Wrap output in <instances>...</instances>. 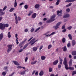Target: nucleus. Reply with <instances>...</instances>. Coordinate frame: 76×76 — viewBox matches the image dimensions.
<instances>
[{"label":"nucleus","instance_id":"1","mask_svg":"<svg viewBox=\"0 0 76 76\" xmlns=\"http://www.w3.org/2000/svg\"><path fill=\"white\" fill-rule=\"evenodd\" d=\"M63 64L65 65V68L66 70H74V69L73 67H68V65L67 64V59L66 58H65L63 62Z\"/></svg>","mask_w":76,"mask_h":76},{"label":"nucleus","instance_id":"2","mask_svg":"<svg viewBox=\"0 0 76 76\" xmlns=\"http://www.w3.org/2000/svg\"><path fill=\"white\" fill-rule=\"evenodd\" d=\"M9 25L8 24H3L1 23H0V29L1 30H4L5 29V28H7L9 27Z\"/></svg>","mask_w":76,"mask_h":76},{"label":"nucleus","instance_id":"3","mask_svg":"<svg viewBox=\"0 0 76 76\" xmlns=\"http://www.w3.org/2000/svg\"><path fill=\"white\" fill-rule=\"evenodd\" d=\"M35 38H34L29 43V44H31V45L32 46L33 44H34V43H35L37 41H38V39H37L36 40H35Z\"/></svg>","mask_w":76,"mask_h":76},{"label":"nucleus","instance_id":"4","mask_svg":"<svg viewBox=\"0 0 76 76\" xmlns=\"http://www.w3.org/2000/svg\"><path fill=\"white\" fill-rule=\"evenodd\" d=\"M61 22H58V23H57L56 26H53V28L54 29H57L58 28H59V27H58V26H60V25H61Z\"/></svg>","mask_w":76,"mask_h":76},{"label":"nucleus","instance_id":"5","mask_svg":"<svg viewBox=\"0 0 76 76\" xmlns=\"http://www.w3.org/2000/svg\"><path fill=\"white\" fill-rule=\"evenodd\" d=\"M55 18H56V15H53L51 17L50 19L53 22V21H54L55 20V19H54Z\"/></svg>","mask_w":76,"mask_h":76},{"label":"nucleus","instance_id":"6","mask_svg":"<svg viewBox=\"0 0 76 76\" xmlns=\"http://www.w3.org/2000/svg\"><path fill=\"white\" fill-rule=\"evenodd\" d=\"M0 15L1 16H3V15L5 14V12H3V10H2L1 9H0Z\"/></svg>","mask_w":76,"mask_h":76},{"label":"nucleus","instance_id":"7","mask_svg":"<svg viewBox=\"0 0 76 76\" xmlns=\"http://www.w3.org/2000/svg\"><path fill=\"white\" fill-rule=\"evenodd\" d=\"M36 16H37V13H33L32 16H31V18L32 19H35V18H36Z\"/></svg>","mask_w":76,"mask_h":76},{"label":"nucleus","instance_id":"8","mask_svg":"<svg viewBox=\"0 0 76 76\" xmlns=\"http://www.w3.org/2000/svg\"><path fill=\"white\" fill-rule=\"evenodd\" d=\"M12 62L14 63L15 65H16V66H19L20 65L19 63L16 61H13Z\"/></svg>","mask_w":76,"mask_h":76},{"label":"nucleus","instance_id":"9","mask_svg":"<svg viewBox=\"0 0 76 76\" xmlns=\"http://www.w3.org/2000/svg\"><path fill=\"white\" fill-rule=\"evenodd\" d=\"M58 63V60H57L54 61L53 62V65H57V63Z\"/></svg>","mask_w":76,"mask_h":76},{"label":"nucleus","instance_id":"10","mask_svg":"<svg viewBox=\"0 0 76 76\" xmlns=\"http://www.w3.org/2000/svg\"><path fill=\"white\" fill-rule=\"evenodd\" d=\"M70 17V15L69 14H67L64 15L63 17L64 18H68Z\"/></svg>","mask_w":76,"mask_h":76},{"label":"nucleus","instance_id":"11","mask_svg":"<svg viewBox=\"0 0 76 76\" xmlns=\"http://www.w3.org/2000/svg\"><path fill=\"white\" fill-rule=\"evenodd\" d=\"M26 72V70L23 71V72H21L19 74H20V75H25V74Z\"/></svg>","mask_w":76,"mask_h":76},{"label":"nucleus","instance_id":"12","mask_svg":"<svg viewBox=\"0 0 76 76\" xmlns=\"http://www.w3.org/2000/svg\"><path fill=\"white\" fill-rule=\"evenodd\" d=\"M72 65V59H70L69 62V67H71Z\"/></svg>","mask_w":76,"mask_h":76},{"label":"nucleus","instance_id":"13","mask_svg":"<svg viewBox=\"0 0 76 76\" xmlns=\"http://www.w3.org/2000/svg\"><path fill=\"white\" fill-rule=\"evenodd\" d=\"M3 34L1 33L0 34V41H1L3 38Z\"/></svg>","mask_w":76,"mask_h":76},{"label":"nucleus","instance_id":"14","mask_svg":"<svg viewBox=\"0 0 76 76\" xmlns=\"http://www.w3.org/2000/svg\"><path fill=\"white\" fill-rule=\"evenodd\" d=\"M39 6H40L39 4H37L35 5L34 7L35 9H37V8L39 7Z\"/></svg>","mask_w":76,"mask_h":76},{"label":"nucleus","instance_id":"15","mask_svg":"<svg viewBox=\"0 0 76 76\" xmlns=\"http://www.w3.org/2000/svg\"><path fill=\"white\" fill-rule=\"evenodd\" d=\"M17 5H18V4H17V2H16V0H15V2L14 4V7H17Z\"/></svg>","mask_w":76,"mask_h":76},{"label":"nucleus","instance_id":"16","mask_svg":"<svg viewBox=\"0 0 76 76\" xmlns=\"http://www.w3.org/2000/svg\"><path fill=\"white\" fill-rule=\"evenodd\" d=\"M4 70H5L6 72H8V67L7 66L4 67Z\"/></svg>","mask_w":76,"mask_h":76},{"label":"nucleus","instance_id":"17","mask_svg":"<svg viewBox=\"0 0 76 76\" xmlns=\"http://www.w3.org/2000/svg\"><path fill=\"white\" fill-rule=\"evenodd\" d=\"M59 58L60 64H62V63L63 62V59H61V58L60 57H59Z\"/></svg>","mask_w":76,"mask_h":76},{"label":"nucleus","instance_id":"18","mask_svg":"<svg viewBox=\"0 0 76 76\" xmlns=\"http://www.w3.org/2000/svg\"><path fill=\"white\" fill-rule=\"evenodd\" d=\"M44 75V72L42 70L40 71L39 73V76H42Z\"/></svg>","mask_w":76,"mask_h":76},{"label":"nucleus","instance_id":"19","mask_svg":"<svg viewBox=\"0 0 76 76\" xmlns=\"http://www.w3.org/2000/svg\"><path fill=\"white\" fill-rule=\"evenodd\" d=\"M33 51H36L37 50H38V48L37 47H34L32 48Z\"/></svg>","mask_w":76,"mask_h":76},{"label":"nucleus","instance_id":"20","mask_svg":"<svg viewBox=\"0 0 76 76\" xmlns=\"http://www.w3.org/2000/svg\"><path fill=\"white\" fill-rule=\"evenodd\" d=\"M76 44V42L75 40H73L72 42V45L73 46H74Z\"/></svg>","mask_w":76,"mask_h":76},{"label":"nucleus","instance_id":"21","mask_svg":"<svg viewBox=\"0 0 76 76\" xmlns=\"http://www.w3.org/2000/svg\"><path fill=\"white\" fill-rule=\"evenodd\" d=\"M7 36L8 38H10V37H11V35L10 34V32H9L8 33Z\"/></svg>","mask_w":76,"mask_h":76},{"label":"nucleus","instance_id":"22","mask_svg":"<svg viewBox=\"0 0 76 76\" xmlns=\"http://www.w3.org/2000/svg\"><path fill=\"white\" fill-rule=\"evenodd\" d=\"M68 37L70 39H71V40L72 39V36L70 34H68Z\"/></svg>","mask_w":76,"mask_h":76},{"label":"nucleus","instance_id":"23","mask_svg":"<svg viewBox=\"0 0 76 76\" xmlns=\"http://www.w3.org/2000/svg\"><path fill=\"white\" fill-rule=\"evenodd\" d=\"M32 13H33V11H30L29 12V13L28 14V16H31Z\"/></svg>","mask_w":76,"mask_h":76},{"label":"nucleus","instance_id":"24","mask_svg":"<svg viewBox=\"0 0 76 76\" xmlns=\"http://www.w3.org/2000/svg\"><path fill=\"white\" fill-rule=\"evenodd\" d=\"M72 56H75L76 55V51H74L72 52Z\"/></svg>","mask_w":76,"mask_h":76},{"label":"nucleus","instance_id":"25","mask_svg":"<svg viewBox=\"0 0 76 76\" xmlns=\"http://www.w3.org/2000/svg\"><path fill=\"white\" fill-rule=\"evenodd\" d=\"M46 58L45 56H42L41 57V59L42 60H44Z\"/></svg>","mask_w":76,"mask_h":76},{"label":"nucleus","instance_id":"26","mask_svg":"<svg viewBox=\"0 0 76 76\" xmlns=\"http://www.w3.org/2000/svg\"><path fill=\"white\" fill-rule=\"evenodd\" d=\"M17 68L18 69H25V67H23V66H17Z\"/></svg>","mask_w":76,"mask_h":76},{"label":"nucleus","instance_id":"27","mask_svg":"<svg viewBox=\"0 0 76 76\" xmlns=\"http://www.w3.org/2000/svg\"><path fill=\"white\" fill-rule=\"evenodd\" d=\"M70 2H73L72 0H67L65 1V3H70Z\"/></svg>","mask_w":76,"mask_h":76},{"label":"nucleus","instance_id":"28","mask_svg":"<svg viewBox=\"0 0 76 76\" xmlns=\"http://www.w3.org/2000/svg\"><path fill=\"white\" fill-rule=\"evenodd\" d=\"M63 48H64L63 49V51H64L65 52H66L67 51V48L66 46H65L64 47H63Z\"/></svg>","mask_w":76,"mask_h":76},{"label":"nucleus","instance_id":"29","mask_svg":"<svg viewBox=\"0 0 76 76\" xmlns=\"http://www.w3.org/2000/svg\"><path fill=\"white\" fill-rule=\"evenodd\" d=\"M53 22V21L51 19H49L47 20L46 21V23H50V22Z\"/></svg>","mask_w":76,"mask_h":76},{"label":"nucleus","instance_id":"30","mask_svg":"<svg viewBox=\"0 0 76 76\" xmlns=\"http://www.w3.org/2000/svg\"><path fill=\"white\" fill-rule=\"evenodd\" d=\"M62 13V10H61L60 11L59 10H58L57 11V15H58L60 13Z\"/></svg>","mask_w":76,"mask_h":76},{"label":"nucleus","instance_id":"31","mask_svg":"<svg viewBox=\"0 0 76 76\" xmlns=\"http://www.w3.org/2000/svg\"><path fill=\"white\" fill-rule=\"evenodd\" d=\"M12 46H13V45H7V47L8 48H12Z\"/></svg>","mask_w":76,"mask_h":76},{"label":"nucleus","instance_id":"32","mask_svg":"<svg viewBox=\"0 0 76 76\" xmlns=\"http://www.w3.org/2000/svg\"><path fill=\"white\" fill-rule=\"evenodd\" d=\"M25 43V42L24 41H22L20 43V44L19 45V46L20 47V46H21L23 44Z\"/></svg>","mask_w":76,"mask_h":76},{"label":"nucleus","instance_id":"33","mask_svg":"<svg viewBox=\"0 0 76 76\" xmlns=\"http://www.w3.org/2000/svg\"><path fill=\"white\" fill-rule=\"evenodd\" d=\"M15 10V8H11L9 10L10 12H12L13 10Z\"/></svg>","mask_w":76,"mask_h":76},{"label":"nucleus","instance_id":"34","mask_svg":"<svg viewBox=\"0 0 76 76\" xmlns=\"http://www.w3.org/2000/svg\"><path fill=\"white\" fill-rule=\"evenodd\" d=\"M62 41L63 43H64L66 42V39L65 38H63L62 39Z\"/></svg>","mask_w":76,"mask_h":76},{"label":"nucleus","instance_id":"35","mask_svg":"<svg viewBox=\"0 0 76 76\" xmlns=\"http://www.w3.org/2000/svg\"><path fill=\"white\" fill-rule=\"evenodd\" d=\"M37 61H34L31 62V64L32 65L35 64V63H37Z\"/></svg>","mask_w":76,"mask_h":76},{"label":"nucleus","instance_id":"36","mask_svg":"<svg viewBox=\"0 0 76 76\" xmlns=\"http://www.w3.org/2000/svg\"><path fill=\"white\" fill-rule=\"evenodd\" d=\"M53 70V69L51 67L49 68V72H51Z\"/></svg>","mask_w":76,"mask_h":76},{"label":"nucleus","instance_id":"37","mask_svg":"<svg viewBox=\"0 0 76 76\" xmlns=\"http://www.w3.org/2000/svg\"><path fill=\"white\" fill-rule=\"evenodd\" d=\"M12 49V48H9L7 50V53H9V52H10V51Z\"/></svg>","mask_w":76,"mask_h":76},{"label":"nucleus","instance_id":"38","mask_svg":"<svg viewBox=\"0 0 76 76\" xmlns=\"http://www.w3.org/2000/svg\"><path fill=\"white\" fill-rule=\"evenodd\" d=\"M60 0H57V2L56 3V4L57 6L59 4V2H60Z\"/></svg>","mask_w":76,"mask_h":76},{"label":"nucleus","instance_id":"39","mask_svg":"<svg viewBox=\"0 0 76 76\" xmlns=\"http://www.w3.org/2000/svg\"><path fill=\"white\" fill-rule=\"evenodd\" d=\"M72 3H70L69 4L67 5L66 6V7H69V6H71V5H72Z\"/></svg>","mask_w":76,"mask_h":76},{"label":"nucleus","instance_id":"40","mask_svg":"<svg viewBox=\"0 0 76 76\" xmlns=\"http://www.w3.org/2000/svg\"><path fill=\"white\" fill-rule=\"evenodd\" d=\"M28 44H27L25 46H24V47L23 48V49H25V48H26V47H27L28 45Z\"/></svg>","mask_w":76,"mask_h":76},{"label":"nucleus","instance_id":"41","mask_svg":"<svg viewBox=\"0 0 76 76\" xmlns=\"http://www.w3.org/2000/svg\"><path fill=\"white\" fill-rule=\"evenodd\" d=\"M51 47H52V45H50L48 46V49L49 50V49H50Z\"/></svg>","mask_w":76,"mask_h":76},{"label":"nucleus","instance_id":"42","mask_svg":"<svg viewBox=\"0 0 76 76\" xmlns=\"http://www.w3.org/2000/svg\"><path fill=\"white\" fill-rule=\"evenodd\" d=\"M15 23L16 24H18V18H15Z\"/></svg>","mask_w":76,"mask_h":76},{"label":"nucleus","instance_id":"43","mask_svg":"<svg viewBox=\"0 0 76 76\" xmlns=\"http://www.w3.org/2000/svg\"><path fill=\"white\" fill-rule=\"evenodd\" d=\"M72 28V27L71 26H70L67 28V29L69 30V31H70L71 29Z\"/></svg>","mask_w":76,"mask_h":76},{"label":"nucleus","instance_id":"44","mask_svg":"<svg viewBox=\"0 0 76 76\" xmlns=\"http://www.w3.org/2000/svg\"><path fill=\"white\" fill-rule=\"evenodd\" d=\"M6 8H7V6H5L2 10L3 11H4L6 9Z\"/></svg>","mask_w":76,"mask_h":76},{"label":"nucleus","instance_id":"45","mask_svg":"<svg viewBox=\"0 0 76 76\" xmlns=\"http://www.w3.org/2000/svg\"><path fill=\"white\" fill-rule=\"evenodd\" d=\"M2 74L3 76H6V73L5 72H2Z\"/></svg>","mask_w":76,"mask_h":76},{"label":"nucleus","instance_id":"46","mask_svg":"<svg viewBox=\"0 0 76 76\" xmlns=\"http://www.w3.org/2000/svg\"><path fill=\"white\" fill-rule=\"evenodd\" d=\"M28 5L26 4L24 6V8H25L26 9H28Z\"/></svg>","mask_w":76,"mask_h":76},{"label":"nucleus","instance_id":"47","mask_svg":"<svg viewBox=\"0 0 76 76\" xmlns=\"http://www.w3.org/2000/svg\"><path fill=\"white\" fill-rule=\"evenodd\" d=\"M66 11L67 12H69L70 11V10L69 8H67L66 10Z\"/></svg>","mask_w":76,"mask_h":76},{"label":"nucleus","instance_id":"48","mask_svg":"<svg viewBox=\"0 0 76 76\" xmlns=\"http://www.w3.org/2000/svg\"><path fill=\"white\" fill-rule=\"evenodd\" d=\"M28 57H26L25 59V62H26V61H27L28 60Z\"/></svg>","mask_w":76,"mask_h":76},{"label":"nucleus","instance_id":"49","mask_svg":"<svg viewBox=\"0 0 76 76\" xmlns=\"http://www.w3.org/2000/svg\"><path fill=\"white\" fill-rule=\"evenodd\" d=\"M18 34H15V37L17 39H18Z\"/></svg>","mask_w":76,"mask_h":76},{"label":"nucleus","instance_id":"50","mask_svg":"<svg viewBox=\"0 0 76 76\" xmlns=\"http://www.w3.org/2000/svg\"><path fill=\"white\" fill-rule=\"evenodd\" d=\"M66 31H67V30H66V29H64V30H63L62 31V32H66Z\"/></svg>","mask_w":76,"mask_h":76},{"label":"nucleus","instance_id":"51","mask_svg":"<svg viewBox=\"0 0 76 76\" xmlns=\"http://www.w3.org/2000/svg\"><path fill=\"white\" fill-rule=\"evenodd\" d=\"M14 15L15 16V19L18 18L17 17V15H16V13H14Z\"/></svg>","mask_w":76,"mask_h":76},{"label":"nucleus","instance_id":"52","mask_svg":"<svg viewBox=\"0 0 76 76\" xmlns=\"http://www.w3.org/2000/svg\"><path fill=\"white\" fill-rule=\"evenodd\" d=\"M34 31V28H32L31 29V32H33Z\"/></svg>","mask_w":76,"mask_h":76},{"label":"nucleus","instance_id":"53","mask_svg":"<svg viewBox=\"0 0 76 76\" xmlns=\"http://www.w3.org/2000/svg\"><path fill=\"white\" fill-rule=\"evenodd\" d=\"M66 28V27L64 26H63L62 27L61 29H64Z\"/></svg>","mask_w":76,"mask_h":76},{"label":"nucleus","instance_id":"54","mask_svg":"<svg viewBox=\"0 0 76 76\" xmlns=\"http://www.w3.org/2000/svg\"><path fill=\"white\" fill-rule=\"evenodd\" d=\"M40 29V27H39L38 28H37L35 31V32H37L38 31V30H39V29Z\"/></svg>","mask_w":76,"mask_h":76},{"label":"nucleus","instance_id":"55","mask_svg":"<svg viewBox=\"0 0 76 76\" xmlns=\"http://www.w3.org/2000/svg\"><path fill=\"white\" fill-rule=\"evenodd\" d=\"M54 34H55V32H53L51 34L49 35V36H51L53 35H54Z\"/></svg>","mask_w":76,"mask_h":76},{"label":"nucleus","instance_id":"56","mask_svg":"<svg viewBox=\"0 0 76 76\" xmlns=\"http://www.w3.org/2000/svg\"><path fill=\"white\" fill-rule=\"evenodd\" d=\"M50 76H58V74H57L56 75H54V74H52Z\"/></svg>","mask_w":76,"mask_h":76},{"label":"nucleus","instance_id":"57","mask_svg":"<svg viewBox=\"0 0 76 76\" xmlns=\"http://www.w3.org/2000/svg\"><path fill=\"white\" fill-rule=\"evenodd\" d=\"M25 32H27L28 31V29L26 28L24 30Z\"/></svg>","mask_w":76,"mask_h":76},{"label":"nucleus","instance_id":"58","mask_svg":"<svg viewBox=\"0 0 76 76\" xmlns=\"http://www.w3.org/2000/svg\"><path fill=\"white\" fill-rule=\"evenodd\" d=\"M35 75L36 76H38V71L36 72L35 73Z\"/></svg>","mask_w":76,"mask_h":76},{"label":"nucleus","instance_id":"59","mask_svg":"<svg viewBox=\"0 0 76 76\" xmlns=\"http://www.w3.org/2000/svg\"><path fill=\"white\" fill-rule=\"evenodd\" d=\"M67 46L68 47H69L70 46V43H69L67 45Z\"/></svg>","mask_w":76,"mask_h":76},{"label":"nucleus","instance_id":"60","mask_svg":"<svg viewBox=\"0 0 76 76\" xmlns=\"http://www.w3.org/2000/svg\"><path fill=\"white\" fill-rule=\"evenodd\" d=\"M42 48H43V46L42 45L39 48V50H41Z\"/></svg>","mask_w":76,"mask_h":76},{"label":"nucleus","instance_id":"61","mask_svg":"<svg viewBox=\"0 0 76 76\" xmlns=\"http://www.w3.org/2000/svg\"><path fill=\"white\" fill-rule=\"evenodd\" d=\"M18 21H20V20H21V18H20L19 16L18 17Z\"/></svg>","mask_w":76,"mask_h":76},{"label":"nucleus","instance_id":"62","mask_svg":"<svg viewBox=\"0 0 76 76\" xmlns=\"http://www.w3.org/2000/svg\"><path fill=\"white\" fill-rule=\"evenodd\" d=\"M72 73H74V75L76 74V71H73Z\"/></svg>","mask_w":76,"mask_h":76},{"label":"nucleus","instance_id":"63","mask_svg":"<svg viewBox=\"0 0 76 76\" xmlns=\"http://www.w3.org/2000/svg\"><path fill=\"white\" fill-rule=\"evenodd\" d=\"M24 4V3L22 2L19 4V6H22V5H23Z\"/></svg>","mask_w":76,"mask_h":76},{"label":"nucleus","instance_id":"64","mask_svg":"<svg viewBox=\"0 0 76 76\" xmlns=\"http://www.w3.org/2000/svg\"><path fill=\"white\" fill-rule=\"evenodd\" d=\"M23 51V49H21L20 50H19L18 52L19 53H21V52H22Z\"/></svg>","mask_w":76,"mask_h":76}]
</instances>
